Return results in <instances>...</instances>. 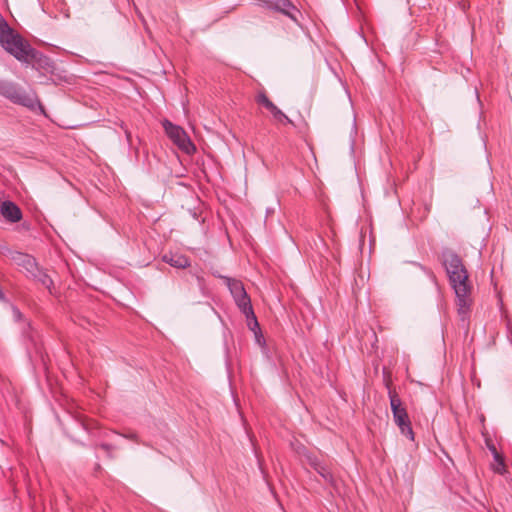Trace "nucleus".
<instances>
[{
  "instance_id": "f257e3e1",
  "label": "nucleus",
  "mask_w": 512,
  "mask_h": 512,
  "mask_svg": "<svg viewBox=\"0 0 512 512\" xmlns=\"http://www.w3.org/2000/svg\"><path fill=\"white\" fill-rule=\"evenodd\" d=\"M222 278L224 279L227 287L229 288L230 293L232 294L237 306L239 307L241 312L246 316L249 328L252 331H255L256 328H259V324L254 314L251 305V300L245 291L243 283L239 280L225 276H223Z\"/></svg>"
},
{
  "instance_id": "f03ea898",
  "label": "nucleus",
  "mask_w": 512,
  "mask_h": 512,
  "mask_svg": "<svg viewBox=\"0 0 512 512\" xmlns=\"http://www.w3.org/2000/svg\"><path fill=\"white\" fill-rule=\"evenodd\" d=\"M450 283L456 294V305L458 314L461 319L464 321L467 318L469 309H470V287L468 285V273L467 270L460 271H452L447 273Z\"/></svg>"
},
{
  "instance_id": "7ed1b4c3",
  "label": "nucleus",
  "mask_w": 512,
  "mask_h": 512,
  "mask_svg": "<svg viewBox=\"0 0 512 512\" xmlns=\"http://www.w3.org/2000/svg\"><path fill=\"white\" fill-rule=\"evenodd\" d=\"M0 95L9 99L15 104L35 109L40 102L33 92H26L20 86L9 81H0Z\"/></svg>"
},
{
  "instance_id": "20e7f679",
  "label": "nucleus",
  "mask_w": 512,
  "mask_h": 512,
  "mask_svg": "<svg viewBox=\"0 0 512 512\" xmlns=\"http://www.w3.org/2000/svg\"><path fill=\"white\" fill-rule=\"evenodd\" d=\"M390 406L393 413V418L396 425L400 428L401 433L409 438L414 439V433L408 418V414L405 408L402 407V403L397 394L389 391Z\"/></svg>"
},
{
  "instance_id": "39448f33",
  "label": "nucleus",
  "mask_w": 512,
  "mask_h": 512,
  "mask_svg": "<svg viewBox=\"0 0 512 512\" xmlns=\"http://www.w3.org/2000/svg\"><path fill=\"white\" fill-rule=\"evenodd\" d=\"M164 129L169 138L174 142L175 145L187 154L195 151V146L187 136L186 132L180 127L173 125L169 121L163 123Z\"/></svg>"
},
{
  "instance_id": "423d86ee",
  "label": "nucleus",
  "mask_w": 512,
  "mask_h": 512,
  "mask_svg": "<svg viewBox=\"0 0 512 512\" xmlns=\"http://www.w3.org/2000/svg\"><path fill=\"white\" fill-rule=\"evenodd\" d=\"M10 258L14 261V263L17 266L22 267L29 275L32 272L37 271L38 265L36 263V260L28 254L12 251L10 252Z\"/></svg>"
},
{
  "instance_id": "0eeeda50",
  "label": "nucleus",
  "mask_w": 512,
  "mask_h": 512,
  "mask_svg": "<svg viewBox=\"0 0 512 512\" xmlns=\"http://www.w3.org/2000/svg\"><path fill=\"white\" fill-rule=\"evenodd\" d=\"M0 213L6 221L11 223L22 219L21 209L12 201H3L0 205Z\"/></svg>"
},
{
  "instance_id": "6e6552de",
  "label": "nucleus",
  "mask_w": 512,
  "mask_h": 512,
  "mask_svg": "<svg viewBox=\"0 0 512 512\" xmlns=\"http://www.w3.org/2000/svg\"><path fill=\"white\" fill-rule=\"evenodd\" d=\"M443 264L447 273H450L453 270L460 272L465 270L461 258L453 251H445L443 253Z\"/></svg>"
},
{
  "instance_id": "1a4fd4ad",
  "label": "nucleus",
  "mask_w": 512,
  "mask_h": 512,
  "mask_svg": "<svg viewBox=\"0 0 512 512\" xmlns=\"http://www.w3.org/2000/svg\"><path fill=\"white\" fill-rule=\"evenodd\" d=\"M257 102L268 109L277 121L292 123V121L272 101H270L265 94H260L257 97Z\"/></svg>"
},
{
  "instance_id": "9d476101",
  "label": "nucleus",
  "mask_w": 512,
  "mask_h": 512,
  "mask_svg": "<svg viewBox=\"0 0 512 512\" xmlns=\"http://www.w3.org/2000/svg\"><path fill=\"white\" fill-rule=\"evenodd\" d=\"M264 3L271 9L282 12L283 14L294 18L291 10H295L290 0H263Z\"/></svg>"
},
{
  "instance_id": "9b49d317",
  "label": "nucleus",
  "mask_w": 512,
  "mask_h": 512,
  "mask_svg": "<svg viewBox=\"0 0 512 512\" xmlns=\"http://www.w3.org/2000/svg\"><path fill=\"white\" fill-rule=\"evenodd\" d=\"M163 260L176 268H186L190 265L189 259L181 254L164 255Z\"/></svg>"
},
{
  "instance_id": "f8f14e48",
  "label": "nucleus",
  "mask_w": 512,
  "mask_h": 512,
  "mask_svg": "<svg viewBox=\"0 0 512 512\" xmlns=\"http://www.w3.org/2000/svg\"><path fill=\"white\" fill-rule=\"evenodd\" d=\"M29 276L32 277L34 280L38 281L39 283H41L47 289H49L50 292H52L51 291V287L53 285L52 279L50 278L49 275H47V273L45 271L41 270L38 266H37V271L32 272Z\"/></svg>"
},
{
  "instance_id": "ddd939ff",
  "label": "nucleus",
  "mask_w": 512,
  "mask_h": 512,
  "mask_svg": "<svg viewBox=\"0 0 512 512\" xmlns=\"http://www.w3.org/2000/svg\"><path fill=\"white\" fill-rule=\"evenodd\" d=\"M311 464L315 467V470L320 474L322 478H324L326 481L332 482V474L326 467L322 466L315 460L312 461Z\"/></svg>"
},
{
  "instance_id": "4468645a",
  "label": "nucleus",
  "mask_w": 512,
  "mask_h": 512,
  "mask_svg": "<svg viewBox=\"0 0 512 512\" xmlns=\"http://www.w3.org/2000/svg\"><path fill=\"white\" fill-rule=\"evenodd\" d=\"M493 470L496 473L504 474L506 470L504 462L499 461L498 463L493 464Z\"/></svg>"
},
{
  "instance_id": "2eb2a0df",
  "label": "nucleus",
  "mask_w": 512,
  "mask_h": 512,
  "mask_svg": "<svg viewBox=\"0 0 512 512\" xmlns=\"http://www.w3.org/2000/svg\"><path fill=\"white\" fill-rule=\"evenodd\" d=\"M490 450L492 451V454H493V457H494V461L495 463H498L499 461L501 462H504L503 458L501 457V455L497 452L496 448L494 446H491L490 447Z\"/></svg>"
},
{
  "instance_id": "dca6fc26",
  "label": "nucleus",
  "mask_w": 512,
  "mask_h": 512,
  "mask_svg": "<svg viewBox=\"0 0 512 512\" xmlns=\"http://www.w3.org/2000/svg\"><path fill=\"white\" fill-rule=\"evenodd\" d=\"M10 252L11 251L8 249V247L0 245V253L1 254L8 253L10 255Z\"/></svg>"
},
{
  "instance_id": "f3484780",
  "label": "nucleus",
  "mask_w": 512,
  "mask_h": 512,
  "mask_svg": "<svg viewBox=\"0 0 512 512\" xmlns=\"http://www.w3.org/2000/svg\"><path fill=\"white\" fill-rule=\"evenodd\" d=\"M122 128L124 129V132H125V134H126V138H127V140H128V141H130V137H131V133H130V131H128V130H127L126 128H124L123 126H122Z\"/></svg>"
},
{
  "instance_id": "a211bd4d",
  "label": "nucleus",
  "mask_w": 512,
  "mask_h": 512,
  "mask_svg": "<svg viewBox=\"0 0 512 512\" xmlns=\"http://www.w3.org/2000/svg\"><path fill=\"white\" fill-rule=\"evenodd\" d=\"M358 38L363 42V43H367L366 39L364 38V36L362 35V33H358Z\"/></svg>"
},
{
  "instance_id": "6ab92c4d",
  "label": "nucleus",
  "mask_w": 512,
  "mask_h": 512,
  "mask_svg": "<svg viewBox=\"0 0 512 512\" xmlns=\"http://www.w3.org/2000/svg\"><path fill=\"white\" fill-rule=\"evenodd\" d=\"M14 315H15V317H17V318H20L21 313H20V311H19L18 309H14Z\"/></svg>"
},
{
  "instance_id": "aec40b11",
  "label": "nucleus",
  "mask_w": 512,
  "mask_h": 512,
  "mask_svg": "<svg viewBox=\"0 0 512 512\" xmlns=\"http://www.w3.org/2000/svg\"><path fill=\"white\" fill-rule=\"evenodd\" d=\"M100 447L102 449H104V450H109L110 449V445L109 444H102Z\"/></svg>"
},
{
  "instance_id": "412c9836",
  "label": "nucleus",
  "mask_w": 512,
  "mask_h": 512,
  "mask_svg": "<svg viewBox=\"0 0 512 512\" xmlns=\"http://www.w3.org/2000/svg\"><path fill=\"white\" fill-rule=\"evenodd\" d=\"M2 298H3V294H2V292L0 291V299H2Z\"/></svg>"
}]
</instances>
